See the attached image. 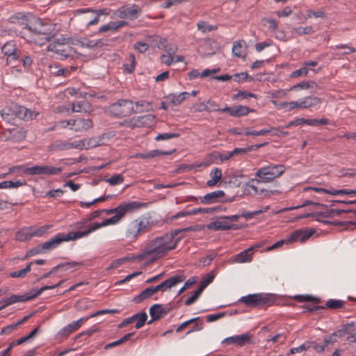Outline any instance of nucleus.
Segmentation results:
<instances>
[{"instance_id": "1", "label": "nucleus", "mask_w": 356, "mask_h": 356, "mask_svg": "<svg viewBox=\"0 0 356 356\" xmlns=\"http://www.w3.org/2000/svg\"><path fill=\"white\" fill-rule=\"evenodd\" d=\"M180 232L181 230H175L156 238L146 246L144 254L152 255L154 258H160L163 256L165 253L176 248L179 241L177 234Z\"/></svg>"}, {"instance_id": "2", "label": "nucleus", "mask_w": 356, "mask_h": 356, "mask_svg": "<svg viewBox=\"0 0 356 356\" xmlns=\"http://www.w3.org/2000/svg\"><path fill=\"white\" fill-rule=\"evenodd\" d=\"M308 206L311 207L308 212L299 213L294 216L291 220H286L284 222H293L294 221L308 217H312V220H316L319 222H331L330 221L323 219L332 218L334 213V211L333 209L329 210L327 207L323 204L312 200H305L301 205L296 206V208H302ZM343 222H354L343 221Z\"/></svg>"}, {"instance_id": "3", "label": "nucleus", "mask_w": 356, "mask_h": 356, "mask_svg": "<svg viewBox=\"0 0 356 356\" xmlns=\"http://www.w3.org/2000/svg\"><path fill=\"white\" fill-rule=\"evenodd\" d=\"M108 225V224H95L91 227L83 231L58 233L54 237L41 244V247H39L40 250L37 252H46L47 251H51L56 249L63 242L75 241L85 237L91 232Z\"/></svg>"}, {"instance_id": "4", "label": "nucleus", "mask_w": 356, "mask_h": 356, "mask_svg": "<svg viewBox=\"0 0 356 356\" xmlns=\"http://www.w3.org/2000/svg\"><path fill=\"white\" fill-rule=\"evenodd\" d=\"M322 234H323L322 231L318 232V230L314 228H309L305 229H300L293 232L287 239L280 240L279 241H277L272 245L269 246L268 248H266V251H270L277 248H280L284 243H291L293 242H300L302 243L306 242L309 239V238H310L313 235H316V236H317Z\"/></svg>"}, {"instance_id": "5", "label": "nucleus", "mask_w": 356, "mask_h": 356, "mask_svg": "<svg viewBox=\"0 0 356 356\" xmlns=\"http://www.w3.org/2000/svg\"><path fill=\"white\" fill-rule=\"evenodd\" d=\"M145 205V203H140L134 201L129 203L121 204L118 207L113 209H104L103 211H105L106 215H109L112 213H114L115 215L110 218L104 219L102 221V222H118L119 220L122 219V218L125 215L126 213L131 211L132 209H139Z\"/></svg>"}, {"instance_id": "6", "label": "nucleus", "mask_w": 356, "mask_h": 356, "mask_svg": "<svg viewBox=\"0 0 356 356\" xmlns=\"http://www.w3.org/2000/svg\"><path fill=\"white\" fill-rule=\"evenodd\" d=\"M109 112L118 117H125L130 115L134 113L143 112V109H135L134 102L129 99H120L110 105Z\"/></svg>"}, {"instance_id": "7", "label": "nucleus", "mask_w": 356, "mask_h": 356, "mask_svg": "<svg viewBox=\"0 0 356 356\" xmlns=\"http://www.w3.org/2000/svg\"><path fill=\"white\" fill-rule=\"evenodd\" d=\"M239 301L249 307H269L275 299L271 294L254 293L241 297Z\"/></svg>"}, {"instance_id": "8", "label": "nucleus", "mask_w": 356, "mask_h": 356, "mask_svg": "<svg viewBox=\"0 0 356 356\" xmlns=\"http://www.w3.org/2000/svg\"><path fill=\"white\" fill-rule=\"evenodd\" d=\"M69 40L70 38H65L55 40L49 44V50L59 55L61 59L73 58L76 54V50L70 45Z\"/></svg>"}, {"instance_id": "9", "label": "nucleus", "mask_w": 356, "mask_h": 356, "mask_svg": "<svg viewBox=\"0 0 356 356\" xmlns=\"http://www.w3.org/2000/svg\"><path fill=\"white\" fill-rule=\"evenodd\" d=\"M50 225L37 227L36 225L26 226L17 231L15 234V239L19 241H26L33 236H42L48 232Z\"/></svg>"}, {"instance_id": "10", "label": "nucleus", "mask_w": 356, "mask_h": 356, "mask_svg": "<svg viewBox=\"0 0 356 356\" xmlns=\"http://www.w3.org/2000/svg\"><path fill=\"white\" fill-rule=\"evenodd\" d=\"M284 171L285 166L284 165H270L259 169L256 172V176L265 182H269L282 175Z\"/></svg>"}, {"instance_id": "11", "label": "nucleus", "mask_w": 356, "mask_h": 356, "mask_svg": "<svg viewBox=\"0 0 356 356\" xmlns=\"http://www.w3.org/2000/svg\"><path fill=\"white\" fill-rule=\"evenodd\" d=\"M62 170L60 167L37 165L26 168L23 172L27 175H54L60 173Z\"/></svg>"}, {"instance_id": "12", "label": "nucleus", "mask_w": 356, "mask_h": 356, "mask_svg": "<svg viewBox=\"0 0 356 356\" xmlns=\"http://www.w3.org/2000/svg\"><path fill=\"white\" fill-rule=\"evenodd\" d=\"M1 51L7 56L6 65H11L12 63L18 61L22 56V51L19 49L14 41L7 42L1 47Z\"/></svg>"}, {"instance_id": "13", "label": "nucleus", "mask_w": 356, "mask_h": 356, "mask_svg": "<svg viewBox=\"0 0 356 356\" xmlns=\"http://www.w3.org/2000/svg\"><path fill=\"white\" fill-rule=\"evenodd\" d=\"M8 22L10 24H17L19 26H24V28H26L30 31L35 32L38 34H47L45 30L42 29V25L39 28H32L31 26H29V19L27 16L22 13H17L12 16H10L8 19Z\"/></svg>"}, {"instance_id": "14", "label": "nucleus", "mask_w": 356, "mask_h": 356, "mask_svg": "<svg viewBox=\"0 0 356 356\" xmlns=\"http://www.w3.org/2000/svg\"><path fill=\"white\" fill-rule=\"evenodd\" d=\"M11 111L13 116L26 121L31 120L39 115L38 112L14 103H11Z\"/></svg>"}, {"instance_id": "15", "label": "nucleus", "mask_w": 356, "mask_h": 356, "mask_svg": "<svg viewBox=\"0 0 356 356\" xmlns=\"http://www.w3.org/2000/svg\"><path fill=\"white\" fill-rule=\"evenodd\" d=\"M263 211L261 209L254 211H243L236 215H232L230 216H221L216 218H212L211 222H225V220H229L230 222H235L240 219V218L243 217L246 220L252 219L254 216L261 214Z\"/></svg>"}, {"instance_id": "16", "label": "nucleus", "mask_w": 356, "mask_h": 356, "mask_svg": "<svg viewBox=\"0 0 356 356\" xmlns=\"http://www.w3.org/2000/svg\"><path fill=\"white\" fill-rule=\"evenodd\" d=\"M252 335L250 333H245L239 335L229 337L223 339L222 344L236 345L239 347L244 346L251 343Z\"/></svg>"}, {"instance_id": "17", "label": "nucleus", "mask_w": 356, "mask_h": 356, "mask_svg": "<svg viewBox=\"0 0 356 356\" xmlns=\"http://www.w3.org/2000/svg\"><path fill=\"white\" fill-rule=\"evenodd\" d=\"M170 307L169 305H160V304H154L149 308V315L152 319L147 323V324H151L154 321H156L165 316L170 310Z\"/></svg>"}, {"instance_id": "18", "label": "nucleus", "mask_w": 356, "mask_h": 356, "mask_svg": "<svg viewBox=\"0 0 356 356\" xmlns=\"http://www.w3.org/2000/svg\"><path fill=\"white\" fill-rule=\"evenodd\" d=\"M185 278L186 277L184 275L178 274L170 277V278L165 280L159 285L154 287L156 292L159 291H165L168 289H171L172 286L177 285V284L183 282Z\"/></svg>"}, {"instance_id": "19", "label": "nucleus", "mask_w": 356, "mask_h": 356, "mask_svg": "<svg viewBox=\"0 0 356 356\" xmlns=\"http://www.w3.org/2000/svg\"><path fill=\"white\" fill-rule=\"evenodd\" d=\"M85 142L74 141L73 143H69L65 140H56L51 145L53 150L63 151L70 149H83L85 146Z\"/></svg>"}, {"instance_id": "20", "label": "nucleus", "mask_w": 356, "mask_h": 356, "mask_svg": "<svg viewBox=\"0 0 356 356\" xmlns=\"http://www.w3.org/2000/svg\"><path fill=\"white\" fill-rule=\"evenodd\" d=\"M88 319L89 317H83L77 321H72L59 330L58 335L60 337H68L70 334L79 329L81 326Z\"/></svg>"}, {"instance_id": "21", "label": "nucleus", "mask_w": 356, "mask_h": 356, "mask_svg": "<svg viewBox=\"0 0 356 356\" xmlns=\"http://www.w3.org/2000/svg\"><path fill=\"white\" fill-rule=\"evenodd\" d=\"M93 127V123L90 119L77 118L72 120L70 129L76 132L88 131Z\"/></svg>"}, {"instance_id": "22", "label": "nucleus", "mask_w": 356, "mask_h": 356, "mask_svg": "<svg viewBox=\"0 0 356 356\" xmlns=\"http://www.w3.org/2000/svg\"><path fill=\"white\" fill-rule=\"evenodd\" d=\"M150 224H130L126 232V237L130 240H133L144 231L149 229Z\"/></svg>"}, {"instance_id": "23", "label": "nucleus", "mask_w": 356, "mask_h": 356, "mask_svg": "<svg viewBox=\"0 0 356 356\" xmlns=\"http://www.w3.org/2000/svg\"><path fill=\"white\" fill-rule=\"evenodd\" d=\"M31 299H32V297H30V296H27V295H22V296L12 295L11 296L3 299L1 302V303L2 305L0 307V309H3V308H5L9 305H11L14 303L25 302V301L29 300Z\"/></svg>"}, {"instance_id": "24", "label": "nucleus", "mask_w": 356, "mask_h": 356, "mask_svg": "<svg viewBox=\"0 0 356 356\" xmlns=\"http://www.w3.org/2000/svg\"><path fill=\"white\" fill-rule=\"evenodd\" d=\"M244 224H207V228L208 229L218 230H236L245 227Z\"/></svg>"}, {"instance_id": "25", "label": "nucleus", "mask_w": 356, "mask_h": 356, "mask_svg": "<svg viewBox=\"0 0 356 356\" xmlns=\"http://www.w3.org/2000/svg\"><path fill=\"white\" fill-rule=\"evenodd\" d=\"M136 118L137 127H151L155 124V116L152 114H147Z\"/></svg>"}, {"instance_id": "26", "label": "nucleus", "mask_w": 356, "mask_h": 356, "mask_svg": "<svg viewBox=\"0 0 356 356\" xmlns=\"http://www.w3.org/2000/svg\"><path fill=\"white\" fill-rule=\"evenodd\" d=\"M141 13V9L137 5H133L132 7H129L125 9L124 11L121 12L120 17H127L131 20L136 19L138 15Z\"/></svg>"}, {"instance_id": "27", "label": "nucleus", "mask_w": 356, "mask_h": 356, "mask_svg": "<svg viewBox=\"0 0 356 356\" xmlns=\"http://www.w3.org/2000/svg\"><path fill=\"white\" fill-rule=\"evenodd\" d=\"M75 44L82 47H87L90 49H94L95 47H102L105 44L101 40L95 41L89 40L88 38L76 40Z\"/></svg>"}, {"instance_id": "28", "label": "nucleus", "mask_w": 356, "mask_h": 356, "mask_svg": "<svg viewBox=\"0 0 356 356\" xmlns=\"http://www.w3.org/2000/svg\"><path fill=\"white\" fill-rule=\"evenodd\" d=\"M190 95L188 92H181L178 95L170 94L166 97V99L169 100L168 104L175 106L180 104L184 100L189 97Z\"/></svg>"}, {"instance_id": "29", "label": "nucleus", "mask_w": 356, "mask_h": 356, "mask_svg": "<svg viewBox=\"0 0 356 356\" xmlns=\"http://www.w3.org/2000/svg\"><path fill=\"white\" fill-rule=\"evenodd\" d=\"M216 210V208H213V207L207 208V209H203V208L194 209L191 210V211L179 212L177 214L172 216L170 218V220H175V219L178 218L180 216H188L191 214H196L198 213H211Z\"/></svg>"}, {"instance_id": "30", "label": "nucleus", "mask_w": 356, "mask_h": 356, "mask_svg": "<svg viewBox=\"0 0 356 356\" xmlns=\"http://www.w3.org/2000/svg\"><path fill=\"white\" fill-rule=\"evenodd\" d=\"M252 249V248H250L234 255L232 258V261L234 263H245L250 261L252 260V256L250 251Z\"/></svg>"}, {"instance_id": "31", "label": "nucleus", "mask_w": 356, "mask_h": 356, "mask_svg": "<svg viewBox=\"0 0 356 356\" xmlns=\"http://www.w3.org/2000/svg\"><path fill=\"white\" fill-rule=\"evenodd\" d=\"M321 103L320 98L315 96H308L301 100V108H308L316 106Z\"/></svg>"}, {"instance_id": "32", "label": "nucleus", "mask_w": 356, "mask_h": 356, "mask_svg": "<svg viewBox=\"0 0 356 356\" xmlns=\"http://www.w3.org/2000/svg\"><path fill=\"white\" fill-rule=\"evenodd\" d=\"M225 195V193L222 191H216L209 193L206 194L204 196V199L202 200V202L206 203H213L218 202V200L220 197H222Z\"/></svg>"}, {"instance_id": "33", "label": "nucleus", "mask_w": 356, "mask_h": 356, "mask_svg": "<svg viewBox=\"0 0 356 356\" xmlns=\"http://www.w3.org/2000/svg\"><path fill=\"white\" fill-rule=\"evenodd\" d=\"M254 110L246 106H234V111H233V115L232 117H241V116H246L250 113L254 112Z\"/></svg>"}, {"instance_id": "34", "label": "nucleus", "mask_w": 356, "mask_h": 356, "mask_svg": "<svg viewBox=\"0 0 356 356\" xmlns=\"http://www.w3.org/2000/svg\"><path fill=\"white\" fill-rule=\"evenodd\" d=\"M222 171L220 168H214L210 173L211 179L207 182L208 186H215L222 178Z\"/></svg>"}, {"instance_id": "35", "label": "nucleus", "mask_w": 356, "mask_h": 356, "mask_svg": "<svg viewBox=\"0 0 356 356\" xmlns=\"http://www.w3.org/2000/svg\"><path fill=\"white\" fill-rule=\"evenodd\" d=\"M156 291L154 286H149L141 291V293L135 297L134 300L136 302H140L149 297H151Z\"/></svg>"}, {"instance_id": "36", "label": "nucleus", "mask_w": 356, "mask_h": 356, "mask_svg": "<svg viewBox=\"0 0 356 356\" xmlns=\"http://www.w3.org/2000/svg\"><path fill=\"white\" fill-rule=\"evenodd\" d=\"M317 84L313 81H302L296 85L291 87V90H298L300 89H309V88H316Z\"/></svg>"}, {"instance_id": "37", "label": "nucleus", "mask_w": 356, "mask_h": 356, "mask_svg": "<svg viewBox=\"0 0 356 356\" xmlns=\"http://www.w3.org/2000/svg\"><path fill=\"white\" fill-rule=\"evenodd\" d=\"M32 264H33V262H30L24 268L19 270L11 272L10 273V276L11 277H15V278L25 277L27 275V274L31 272Z\"/></svg>"}, {"instance_id": "38", "label": "nucleus", "mask_w": 356, "mask_h": 356, "mask_svg": "<svg viewBox=\"0 0 356 356\" xmlns=\"http://www.w3.org/2000/svg\"><path fill=\"white\" fill-rule=\"evenodd\" d=\"M25 184H26L25 181H22L20 180L4 181L2 182H0V188H18V187L24 186Z\"/></svg>"}, {"instance_id": "39", "label": "nucleus", "mask_w": 356, "mask_h": 356, "mask_svg": "<svg viewBox=\"0 0 356 356\" xmlns=\"http://www.w3.org/2000/svg\"><path fill=\"white\" fill-rule=\"evenodd\" d=\"M49 72L50 74H54V76H67L69 74L70 70L67 68H61L60 69L58 65H52L49 66Z\"/></svg>"}, {"instance_id": "40", "label": "nucleus", "mask_w": 356, "mask_h": 356, "mask_svg": "<svg viewBox=\"0 0 356 356\" xmlns=\"http://www.w3.org/2000/svg\"><path fill=\"white\" fill-rule=\"evenodd\" d=\"M132 259H134V257H124L120 259H118L115 261H113L110 266L106 268L107 270H110L112 269H115L120 267L123 264L128 262Z\"/></svg>"}, {"instance_id": "41", "label": "nucleus", "mask_w": 356, "mask_h": 356, "mask_svg": "<svg viewBox=\"0 0 356 356\" xmlns=\"http://www.w3.org/2000/svg\"><path fill=\"white\" fill-rule=\"evenodd\" d=\"M353 325H354L353 322L343 325L341 329H339L337 331L334 332L337 337L338 338H341V337H345L346 335L348 336V334H350L351 327Z\"/></svg>"}, {"instance_id": "42", "label": "nucleus", "mask_w": 356, "mask_h": 356, "mask_svg": "<svg viewBox=\"0 0 356 356\" xmlns=\"http://www.w3.org/2000/svg\"><path fill=\"white\" fill-rule=\"evenodd\" d=\"M207 104H204L202 103L201 104V106H202V108H200L199 111H220V108H218V104L216 103V102L209 99L207 101Z\"/></svg>"}, {"instance_id": "43", "label": "nucleus", "mask_w": 356, "mask_h": 356, "mask_svg": "<svg viewBox=\"0 0 356 356\" xmlns=\"http://www.w3.org/2000/svg\"><path fill=\"white\" fill-rule=\"evenodd\" d=\"M100 138H91L90 139L83 140L81 142L86 141L85 146H83V148L90 149L100 146Z\"/></svg>"}, {"instance_id": "44", "label": "nucleus", "mask_w": 356, "mask_h": 356, "mask_svg": "<svg viewBox=\"0 0 356 356\" xmlns=\"http://www.w3.org/2000/svg\"><path fill=\"white\" fill-rule=\"evenodd\" d=\"M180 136L179 133H163L159 134L157 135V136L155 138V140H168L171 138H177Z\"/></svg>"}, {"instance_id": "45", "label": "nucleus", "mask_w": 356, "mask_h": 356, "mask_svg": "<svg viewBox=\"0 0 356 356\" xmlns=\"http://www.w3.org/2000/svg\"><path fill=\"white\" fill-rule=\"evenodd\" d=\"M248 97L257 98V95L250 92L239 90L236 94H235L233 96V99H244Z\"/></svg>"}, {"instance_id": "46", "label": "nucleus", "mask_w": 356, "mask_h": 356, "mask_svg": "<svg viewBox=\"0 0 356 356\" xmlns=\"http://www.w3.org/2000/svg\"><path fill=\"white\" fill-rule=\"evenodd\" d=\"M124 181V177L121 174L114 175L111 178L106 179L111 186H115Z\"/></svg>"}, {"instance_id": "47", "label": "nucleus", "mask_w": 356, "mask_h": 356, "mask_svg": "<svg viewBox=\"0 0 356 356\" xmlns=\"http://www.w3.org/2000/svg\"><path fill=\"white\" fill-rule=\"evenodd\" d=\"M197 28L203 33L211 31L217 29L216 26L209 25L207 22L203 21L197 23Z\"/></svg>"}, {"instance_id": "48", "label": "nucleus", "mask_w": 356, "mask_h": 356, "mask_svg": "<svg viewBox=\"0 0 356 356\" xmlns=\"http://www.w3.org/2000/svg\"><path fill=\"white\" fill-rule=\"evenodd\" d=\"M326 307L331 309L341 308L343 305V301L335 299H330L325 304Z\"/></svg>"}, {"instance_id": "49", "label": "nucleus", "mask_w": 356, "mask_h": 356, "mask_svg": "<svg viewBox=\"0 0 356 356\" xmlns=\"http://www.w3.org/2000/svg\"><path fill=\"white\" fill-rule=\"evenodd\" d=\"M21 59V61L22 63V66L25 68V70H29L33 64V58L29 56H23L22 54L21 57L19 58Z\"/></svg>"}, {"instance_id": "50", "label": "nucleus", "mask_w": 356, "mask_h": 356, "mask_svg": "<svg viewBox=\"0 0 356 356\" xmlns=\"http://www.w3.org/2000/svg\"><path fill=\"white\" fill-rule=\"evenodd\" d=\"M129 60L131 63L130 66H129L127 64L124 65L125 69L127 72L129 73H132L135 70L136 66V57L134 54L131 53L129 56Z\"/></svg>"}, {"instance_id": "51", "label": "nucleus", "mask_w": 356, "mask_h": 356, "mask_svg": "<svg viewBox=\"0 0 356 356\" xmlns=\"http://www.w3.org/2000/svg\"><path fill=\"white\" fill-rule=\"evenodd\" d=\"M87 104L85 102H78L76 103H72V108L71 111L72 112H81L82 111H84L86 112V109L83 106Z\"/></svg>"}, {"instance_id": "52", "label": "nucleus", "mask_w": 356, "mask_h": 356, "mask_svg": "<svg viewBox=\"0 0 356 356\" xmlns=\"http://www.w3.org/2000/svg\"><path fill=\"white\" fill-rule=\"evenodd\" d=\"M1 115L3 120L9 121L13 115V111H11V104L1 111Z\"/></svg>"}, {"instance_id": "53", "label": "nucleus", "mask_w": 356, "mask_h": 356, "mask_svg": "<svg viewBox=\"0 0 356 356\" xmlns=\"http://www.w3.org/2000/svg\"><path fill=\"white\" fill-rule=\"evenodd\" d=\"M202 291L200 290V288L197 289V290L195 291L193 293V295L189 297L185 302L186 305H191L193 304L200 296Z\"/></svg>"}, {"instance_id": "54", "label": "nucleus", "mask_w": 356, "mask_h": 356, "mask_svg": "<svg viewBox=\"0 0 356 356\" xmlns=\"http://www.w3.org/2000/svg\"><path fill=\"white\" fill-rule=\"evenodd\" d=\"M197 282V277H192L189 278L184 284V286L178 291V295L184 292L186 289L191 287Z\"/></svg>"}, {"instance_id": "55", "label": "nucleus", "mask_w": 356, "mask_h": 356, "mask_svg": "<svg viewBox=\"0 0 356 356\" xmlns=\"http://www.w3.org/2000/svg\"><path fill=\"white\" fill-rule=\"evenodd\" d=\"M294 31L298 35H307L311 34L314 32L313 28L311 26L306 27H298L294 29Z\"/></svg>"}, {"instance_id": "56", "label": "nucleus", "mask_w": 356, "mask_h": 356, "mask_svg": "<svg viewBox=\"0 0 356 356\" xmlns=\"http://www.w3.org/2000/svg\"><path fill=\"white\" fill-rule=\"evenodd\" d=\"M147 319V315L145 312L139 313V316L137 323L135 325L136 329H139L144 325Z\"/></svg>"}, {"instance_id": "57", "label": "nucleus", "mask_w": 356, "mask_h": 356, "mask_svg": "<svg viewBox=\"0 0 356 356\" xmlns=\"http://www.w3.org/2000/svg\"><path fill=\"white\" fill-rule=\"evenodd\" d=\"M108 31H116V26H115V22H111L108 24L102 26L99 29V33H105Z\"/></svg>"}, {"instance_id": "58", "label": "nucleus", "mask_w": 356, "mask_h": 356, "mask_svg": "<svg viewBox=\"0 0 356 356\" xmlns=\"http://www.w3.org/2000/svg\"><path fill=\"white\" fill-rule=\"evenodd\" d=\"M122 126H124L127 128L134 129L135 127H137L136 126V117H134L130 119L124 120L122 123Z\"/></svg>"}, {"instance_id": "59", "label": "nucleus", "mask_w": 356, "mask_h": 356, "mask_svg": "<svg viewBox=\"0 0 356 356\" xmlns=\"http://www.w3.org/2000/svg\"><path fill=\"white\" fill-rule=\"evenodd\" d=\"M235 81L239 82L241 81H245L248 79L252 80V77H250L247 72L237 73L232 76Z\"/></svg>"}, {"instance_id": "60", "label": "nucleus", "mask_w": 356, "mask_h": 356, "mask_svg": "<svg viewBox=\"0 0 356 356\" xmlns=\"http://www.w3.org/2000/svg\"><path fill=\"white\" fill-rule=\"evenodd\" d=\"M294 298L300 302H312L315 300V298L309 295H297Z\"/></svg>"}, {"instance_id": "61", "label": "nucleus", "mask_w": 356, "mask_h": 356, "mask_svg": "<svg viewBox=\"0 0 356 356\" xmlns=\"http://www.w3.org/2000/svg\"><path fill=\"white\" fill-rule=\"evenodd\" d=\"M252 151V147H244V148H235L232 152L234 156L238 155H244Z\"/></svg>"}, {"instance_id": "62", "label": "nucleus", "mask_w": 356, "mask_h": 356, "mask_svg": "<svg viewBox=\"0 0 356 356\" xmlns=\"http://www.w3.org/2000/svg\"><path fill=\"white\" fill-rule=\"evenodd\" d=\"M200 317H196V318H191V319H189L184 323H182L181 325H179L177 328H176V332H180L181 331H182L187 325H188L189 324H191V323H193L195 322H196L197 321L200 320Z\"/></svg>"}, {"instance_id": "63", "label": "nucleus", "mask_w": 356, "mask_h": 356, "mask_svg": "<svg viewBox=\"0 0 356 356\" xmlns=\"http://www.w3.org/2000/svg\"><path fill=\"white\" fill-rule=\"evenodd\" d=\"M308 72H309V70L306 67H301V68H300V69H298V70H297L296 71H293L291 74L290 76L291 78H296V77L302 76V75H307Z\"/></svg>"}, {"instance_id": "64", "label": "nucleus", "mask_w": 356, "mask_h": 356, "mask_svg": "<svg viewBox=\"0 0 356 356\" xmlns=\"http://www.w3.org/2000/svg\"><path fill=\"white\" fill-rule=\"evenodd\" d=\"M134 48L140 53H144L149 49V45L144 42L139 41L134 44Z\"/></svg>"}]
</instances>
